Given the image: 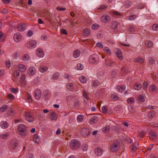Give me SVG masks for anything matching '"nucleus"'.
Instances as JSON below:
<instances>
[{
  "label": "nucleus",
  "instance_id": "45",
  "mask_svg": "<svg viewBox=\"0 0 158 158\" xmlns=\"http://www.w3.org/2000/svg\"><path fill=\"white\" fill-rule=\"evenodd\" d=\"M7 114L11 116H13L14 114V111L12 110L9 109L7 112Z\"/></svg>",
  "mask_w": 158,
  "mask_h": 158
},
{
  "label": "nucleus",
  "instance_id": "16",
  "mask_svg": "<svg viewBox=\"0 0 158 158\" xmlns=\"http://www.w3.org/2000/svg\"><path fill=\"white\" fill-rule=\"evenodd\" d=\"M149 135V137L151 139L154 140L156 139L157 135L155 132L153 131L150 132Z\"/></svg>",
  "mask_w": 158,
  "mask_h": 158
},
{
  "label": "nucleus",
  "instance_id": "54",
  "mask_svg": "<svg viewBox=\"0 0 158 158\" xmlns=\"http://www.w3.org/2000/svg\"><path fill=\"white\" fill-rule=\"evenodd\" d=\"M154 61V59L152 57H151L149 59V64H152Z\"/></svg>",
  "mask_w": 158,
  "mask_h": 158
},
{
  "label": "nucleus",
  "instance_id": "17",
  "mask_svg": "<svg viewBox=\"0 0 158 158\" xmlns=\"http://www.w3.org/2000/svg\"><path fill=\"white\" fill-rule=\"evenodd\" d=\"M14 39L15 42H18L21 39V35L19 33H17L14 35Z\"/></svg>",
  "mask_w": 158,
  "mask_h": 158
},
{
  "label": "nucleus",
  "instance_id": "11",
  "mask_svg": "<svg viewBox=\"0 0 158 158\" xmlns=\"http://www.w3.org/2000/svg\"><path fill=\"white\" fill-rule=\"evenodd\" d=\"M18 141L16 139L12 140L10 143V146L12 149L15 148L17 146Z\"/></svg>",
  "mask_w": 158,
  "mask_h": 158
},
{
  "label": "nucleus",
  "instance_id": "40",
  "mask_svg": "<svg viewBox=\"0 0 158 158\" xmlns=\"http://www.w3.org/2000/svg\"><path fill=\"white\" fill-rule=\"evenodd\" d=\"M99 27V26L97 24L94 23L92 25V28L94 30H97Z\"/></svg>",
  "mask_w": 158,
  "mask_h": 158
},
{
  "label": "nucleus",
  "instance_id": "57",
  "mask_svg": "<svg viewBox=\"0 0 158 158\" xmlns=\"http://www.w3.org/2000/svg\"><path fill=\"white\" fill-rule=\"evenodd\" d=\"M107 6L104 5H101L100 7L98 8V10L103 9L106 8L107 7Z\"/></svg>",
  "mask_w": 158,
  "mask_h": 158
},
{
  "label": "nucleus",
  "instance_id": "24",
  "mask_svg": "<svg viewBox=\"0 0 158 158\" xmlns=\"http://www.w3.org/2000/svg\"><path fill=\"white\" fill-rule=\"evenodd\" d=\"M10 134L9 132H6L4 134H2L0 135L1 139H6L7 137L9 136Z\"/></svg>",
  "mask_w": 158,
  "mask_h": 158
},
{
  "label": "nucleus",
  "instance_id": "32",
  "mask_svg": "<svg viewBox=\"0 0 158 158\" xmlns=\"http://www.w3.org/2000/svg\"><path fill=\"white\" fill-rule=\"evenodd\" d=\"M83 33L86 36H88L89 35L90 33V31L89 29L87 28H85L83 30Z\"/></svg>",
  "mask_w": 158,
  "mask_h": 158
},
{
  "label": "nucleus",
  "instance_id": "63",
  "mask_svg": "<svg viewBox=\"0 0 158 158\" xmlns=\"http://www.w3.org/2000/svg\"><path fill=\"white\" fill-rule=\"evenodd\" d=\"M121 70L122 71V72H123V73H127L128 71V70L124 67L122 68Z\"/></svg>",
  "mask_w": 158,
  "mask_h": 158
},
{
  "label": "nucleus",
  "instance_id": "58",
  "mask_svg": "<svg viewBox=\"0 0 158 158\" xmlns=\"http://www.w3.org/2000/svg\"><path fill=\"white\" fill-rule=\"evenodd\" d=\"M56 10L59 11H64L66 10V8H61L59 6H58L56 7Z\"/></svg>",
  "mask_w": 158,
  "mask_h": 158
},
{
  "label": "nucleus",
  "instance_id": "47",
  "mask_svg": "<svg viewBox=\"0 0 158 158\" xmlns=\"http://www.w3.org/2000/svg\"><path fill=\"white\" fill-rule=\"evenodd\" d=\"M33 139L35 143H37L39 139V136L37 134H35L33 135Z\"/></svg>",
  "mask_w": 158,
  "mask_h": 158
},
{
  "label": "nucleus",
  "instance_id": "55",
  "mask_svg": "<svg viewBox=\"0 0 158 158\" xmlns=\"http://www.w3.org/2000/svg\"><path fill=\"white\" fill-rule=\"evenodd\" d=\"M104 50L106 52L108 53H111V52L110 51V49L108 48L107 47H105L104 48Z\"/></svg>",
  "mask_w": 158,
  "mask_h": 158
},
{
  "label": "nucleus",
  "instance_id": "48",
  "mask_svg": "<svg viewBox=\"0 0 158 158\" xmlns=\"http://www.w3.org/2000/svg\"><path fill=\"white\" fill-rule=\"evenodd\" d=\"M83 118V116L82 115H79L77 116V120L78 122H80L82 121Z\"/></svg>",
  "mask_w": 158,
  "mask_h": 158
},
{
  "label": "nucleus",
  "instance_id": "28",
  "mask_svg": "<svg viewBox=\"0 0 158 158\" xmlns=\"http://www.w3.org/2000/svg\"><path fill=\"white\" fill-rule=\"evenodd\" d=\"M142 86L140 84L136 83L134 85V88L137 90H139L141 88Z\"/></svg>",
  "mask_w": 158,
  "mask_h": 158
},
{
  "label": "nucleus",
  "instance_id": "26",
  "mask_svg": "<svg viewBox=\"0 0 158 158\" xmlns=\"http://www.w3.org/2000/svg\"><path fill=\"white\" fill-rule=\"evenodd\" d=\"M118 25V22L114 21L112 22L111 26L112 29H115L117 28Z\"/></svg>",
  "mask_w": 158,
  "mask_h": 158
},
{
  "label": "nucleus",
  "instance_id": "59",
  "mask_svg": "<svg viewBox=\"0 0 158 158\" xmlns=\"http://www.w3.org/2000/svg\"><path fill=\"white\" fill-rule=\"evenodd\" d=\"M102 110L104 114H106V113L107 110L105 106H104L102 107Z\"/></svg>",
  "mask_w": 158,
  "mask_h": 158
},
{
  "label": "nucleus",
  "instance_id": "56",
  "mask_svg": "<svg viewBox=\"0 0 158 158\" xmlns=\"http://www.w3.org/2000/svg\"><path fill=\"white\" fill-rule=\"evenodd\" d=\"M136 18V16L135 15H131L129 17L128 20H135Z\"/></svg>",
  "mask_w": 158,
  "mask_h": 158
},
{
  "label": "nucleus",
  "instance_id": "46",
  "mask_svg": "<svg viewBox=\"0 0 158 158\" xmlns=\"http://www.w3.org/2000/svg\"><path fill=\"white\" fill-rule=\"evenodd\" d=\"M132 2L131 1H127V2L125 4V6L126 8H128L130 6L132 5Z\"/></svg>",
  "mask_w": 158,
  "mask_h": 158
},
{
  "label": "nucleus",
  "instance_id": "51",
  "mask_svg": "<svg viewBox=\"0 0 158 158\" xmlns=\"http://www.w3.org/2000/svg\"><path fill=\"white\" fill-rule=\"evenodd\" d=\"M99 83L97 80L95 81L92 84V85L94 86L97 87L99 85Z\"/></svg>",
  "mask_w": 158,
  "mask_h": 158
},
{
  "label": "nucleus",
  "instance_id": "62",
  "mask_svg": "<svg viewBox=\"0 0 158 158\" xmlns=\"http://www.w3.org/2000/svg\"><path fill=\"white\" fill-rule=\"evenodd\" d=\"M113 14L114 15H115L118 16H121V15L120 13H119L117 11H114L113 12Z\"/></svg>",
  "mask_w": 158,
  "mask_h": 158
},
{
  "label": "nucleus",
  "instance_id": "50",
  "mask_svg": "<svg viewBox=\"0 0 158 158\" xmlns=\"http://www.w3.org/2000/svg\"><path fill=\"white\" fill-rule=\"evenodd\" d=\"M149 88L150 90L153 91H155L156 90V87L153 85H150Z\"/></svg>",
  "mask_w": 158,
  "mask_h": 158
},
{
  "label": "nucleus",
  "instance_id": "60",
  "mask_svg": "<svg viewBox=\"0 0 158 158\" xmlns=\"http://www.w3.org/2000/svg\"><path fill=\"white\" fill-rule=\"evenodd\" d=\"M79 101L78 99H76L75 100L74 102V105L75 106H77L79 105Z\"/></svg>",
  "mask_w": 158,
  "mask_h": 158
},
{
  "label": "nucleus",
  "instance_id": "23",
  "mask_svg": "<svg viewBox=\"0 0 158 158\" xmlns=\"http://www.w3.org/2000/svg\"><path fill=\"white\" fill-rule=\"evenodd\" d=\"M98 121V118L95 116H94L92 118L89 120V123L92 124L94 123H96Z\"/></svg>",
  "mask_w": 158,
  "mask_h": 158
},
{
  "label": "nucleus",
  "instance_id": "61",
  "mask_svg": "<svg viewBox=\"0 0 158 158\" xmlns=\"http://www.w3.org/2000/svg\"><path fill=\"white\" fill-rule=\"evenodd\" d=\"M83 95L84 97L87 99H88V96L87 93H86L85 90L83 91Z\"/></svg>",
  "mask_w": 158,
  "mask_h": 158
},
{
  "label": "nucleus",
  "instance_id": "44",
  "mask_svg": "<svg viewBox=\"0 0 158 158\" xmlns=\"http://www.w3.org/2000/svg\"><path fill=\"white\" fill-rule=\"evenodd\" d=\"M29 59V57L28 55H27V54H25L23 56V59L24 61H27Z\"/></svg>",
  "mask_w": 158,
  "mask_h": 158
},
{
  "label": "nucleus",
  "instance_id": "14",
  "mask_svg": "<svg viewBox=\"0 0 158 158\" xmlns=\"http://www.w3.org/2000/svg\"><path fill=\"white\" fill-rule=\"evenodd\" d=\"M115 53L119 60H121L123 59L122 56V53L119 49H116Z\"/></svg>",
  "mask_w": 158,
  "mask_h": 158
},
{
  "label": "nucleus",
  "instance_id": "2",
  "mask_svg": "<svg viewBox=\"0 0 158 158\" xmlns=\"http://www.w3.org/2000/svg\"><path fill=\"white\" fill-rule=\"evenodd\" d=\"M119 148V142L118 140H115L114 142L110 146V149L113 152H116L118 151Z\"/></svg>",
  "mask_w": 158,
  "mask_h": 158
},
{
  "label": "nucleus",
  "instance_id": "49",
  "mask_svg": "<svg viewBox=\"0 0 158 158\" xmlns=\"http://www.w3.org/2000/svg\"><path fill=\"white\" fill-rule=\"evenodd\" d=\"M152 29L154 31H157L158 30V24H154L152 26Z\"/></svg>",
  "mask_w": 158,
  "mask_h": 158
},
{
  "label": "nucleus",
  "instance_id": "10",
  "mask_svg": "<svg viewBox=\"0 0 158 158\" xmlns=\"http://www.w3.org/2000/svg\"><path fill=\"white\" fill-rule=\"evenodd\" d=\"M25 115L26 119L28 122H31L33 121L34 118L30 113H27Z\"/></svg>",
  "mask_w": 158,
  "mask_h": 158
},
{
  "label": "nucleus",
  "instance_id": "9",
  "mask_svg": "<svg viewBox=\"0 0 158 158\" xmlns=\"http://www.w3.org/2000/svg\"><path fill=\"white\" fill-rule=\"evenodd\" d=\"M36 53L37 56L40 57H43L44 55L43 50L41 48H38L37 49Z\"/></svg>",
  "mask_w": 158,
  "mask_h": 158
},
{
  "label": "nucleus",
  "instance_id": "30",
  "mask_svg": "<svg viewBox=\"0 0 158 158\" xmlns=\"http://www.w3.org/2000/svg\"><path fill=\"white\" fill-rule=\"evenodd\" d=\"M48 69V68L45 66H42L40 67V71L41 73H44Z\"/></svg>",
  "mask_w": 158,
  "mask_h": 158
},
{
  "label": "nucleus",
  "instance_id": "25",
  "mask_svg": "<svg viewBox=\"0 0 158 158\" xmlns=\"http://www.w3.org/2000/svg\"><path fill=\"white\" fill-rule=\"evenodd\" d=\"M80 54V50H75L73 53V56L75 58H77Z\"/></svg>",
  "mask_w": 158,
  "mask_h": 158
},
{
  "label": "nucleus",
  "instance_id": "1",
  "mask_svg": "<svg viewBox=\"0 0 158 158\" xmlns=\"http://www.w3.org/2000/svg\"><path fill=\"white\" fill-rule=\"evenodd\" d=\"M99 61V57L96 54H93L90 56L89 59V62L91 64H97Z\"/></svg>",
  "mask_w": 158,
  "mask_h": 158
},
{
  "label": "nucleus",
  "instance_id": "43",
  "mask_svg": "<svg viewBox=\"0 0 158 158\" xmlns=\"http://www.w3.org/2000/svg\"><path fill=\"white\" fill-rule=\"evenodd\" d=\"M135 100L133 98H128L127 100V102L128 103H132L134 102Z\"/></svg>",
  "mask_w": 158,
  "mask_h": 158
},
{
  "label": "nucleus",
  "instance_id": "29",
  "mask_svg": "<svg viewBox=\"0 0 158 158\" xmlns=\"http://www.w3.org/2000/svg\"><path fill=\"white\" fill-rule=\"evenodd\" d=\"M134 61L135 62L142 63L143 62V59L142 58L138 57L134 59Z\"/></svg>",
  "mask_w": 158,
  "mask_h": 158
},
{
  "label": "nucleus",
  "instance_id": "6",
  "mask_svg": "<svg viewBox=\"0 0 158 158\" xmlns=\"http://www.w3.org/2000/svg\"><path fill=\"white\" fill-rule=\"evenodd\" d=\"M81 134L83 136H87L89 134V129L85 128H83L80 131Z\"/></svg>",
  "mask_w": 158,
  "mask_h": 158
},
{
  "label": "nucleus",
  "instance_id": "7",
  "mask_svg": "<svg viewBox=\"0 0 158 158\" xmlns=\"http://www.w3.org/2000/svg\"><path fill=\"white\" fill-rule=\"evenodd\" d=\"M94 153L97 156H100L103 153V150L101 148H96L94 150Z\"/></svg>",
  "mask_w": 158,
  "mask_h": 158
},
{
  "label": "nucleus",
  "instance_id": "52",
  "mask_svg": "<svg viewBox=\"0 0 158 158\" xmlns=\"http://www.w3.org/2000/svg\"><path fill=\"white\" fill-rule=\"evenodd\" d=\"M146 134V132L145 131H142L139 134V136L140 138H143L144 137L145 135Z\"/></svg>",
  "mask_w": 158,
  "mask_h": 158
},
{
  "label": "nucleus",
  "instance_id": "20",
  "mask_svg": "<svg viewBox=\"0 0 158 158\" xmlns=\"http://www.w3.org/2000/svg\"><path fill=\"white\" fill-rule=\"evenodd\" d=\"M9 106L7 105H4L2 106L0 108V110L2 112H4L6 111L8 108Z\"/></svg>",
  "mask_w": 158,
  "mask_h": 158
},
{
  "label": "nucleus",
  "instance_id": "15",
  "mask_svg": "<svg viewBox=\"0 0 158 158\" xmlns=\"http://www.w3.org/2000/svg\"><path fill=\"white\" fill-rule=\"evenodd\" d=\"M35 69L34 67H30L27 71L28 74L30 76L33 75L35 73Z\"/></svg>",
  "mask_w": 158,
  "mask_h": 158
},
{
  "label": "nucleus",
  "instance_id": "22",
  "mask_svg": "<svg viewBox=\"0 0 158 158\" xmlns=\"http://www.w3.org/2000/svg\"><path fill=\"white\" fill-rule=\"evenodd\" d=\"M19 71L24 72L26 70V67L23 65L20 64L18 65Z\"/></svg>",
  "mask_w": 158,
  "mask_h": 158
},
{
  "label": "nucleus",
  "instance_id": "42",
  "mask_svg": "<svg viewBox=\"0 0 158 158\" xmlns=\"http://www.w3.org/2000/svg\"><path fill=\"white\" fill-rule=\"evenodd\" d=\"M59 77V74L58 73H55L52 76V79L53 80L57 79Z\"/></svg>",
  "mask_w": 158,
  "mask_h": 158
},
{
  "label": "nucleus",
  "instance_id": "31",
  "mask_svg": "<svg viewBox=\"0 0 158 158\" xmlns=\"http://www.w3.org/2000/svg\"><path fill=\"white\" fill-rule=\"evenodd\" d=\"M138 100L139 102H144V97L142 95H139L138 97Z\"/></svg>",
  "mask_w": 158,
  "mask_h": 158
},
{
  "label": "nucleus",
  "instance_id": "37",
  "mask_svg": "<svg viewBox=\"0 0 158 158\" xmlns=\"http://www.w3.org/2000/svg\"><path fill=\"white\" fill-rule=\"evenodd\" d=\"M14 76L15 78L18 79L19 76V70H16L14 72Z\"/></svg>",
  "mask_w": 158,
  "mask_h": 158
},
{
  "label": "nucleus",
  "instance_id": "3",
  "mask_svg": "<svg viewBox=\"0 0 158 158\" xmlns=\"http://www.w3.org/2000/svg\"><path fill=\"white\" fill-rule=\"evenodd\" d=\"M18 129L20 135L23 136L25 135V132L26 131V128L24 124H19L18 126Z\"/></svg>",
  "mask_w": 158,
  "mask_h": 158
},
{
  "label": "nucleus",
  "instance_id": "41",
  "mask_svg": "<svg viewBox=\"0 0 158 158\" xmlns=\"http://www.w3.org/2000/svg\"><path fill=\"white\" fill-rule=\"evenodd\" d=\"M67 87L68 89L72 90L73 88V84L72 83H69L67 85Z\"/></svg>",
  "mask_w": 158,
  "mask_h": 158
},
{
  "label": "nucleus",
  "instance_id": "13",
  "mask_svg": "<svg viewBox=\"0 0 158 158\" xmlns=\"http://www.w3.org/2000/svg\"><path fill=\"white\" fill-rule=\"evenodd\" d=\"M49 116L52 120H56L57 118V115L53 111L49 113Z\"/></svg>",
  "mask_w": 158,
  "mask_h": 158
},
{
  "label": "nucleus",
  "instance_id": "53",
  "mask_svg": "<svg viewBox=\"0 0 158 158\" xmlns=\"http://www.w3.org/2000/svg\"><path fill=\"white\" fill-rule=\"evenodd\" d=\"M77 66L78 69L79 70H82L84 68L83 65L81 64H77Z\"/></svg>",
  "mask_w": 158,
  "mask_h": 158
},
{
  "label": "nucleus",
  "instance_id": "27",
  "mask_svg": "<svg viewBox=\"0 0 158 158\" xmlns=\"http://www.w3.org/2000/svg\"><path fill=\"white\" fill-rule=\"evenodd\" d=\"M111 98L114 101H117L119 99L118 97L117 94H113L111 95Z\"/></svg>",
  "mask_w": 158,
  "mask_h": 158
},
{
  "label": "nucleus",
  "instance_id": "8",
  "mask_svg": "<svg viewBox=\"0 0 158 158\" xmlns=\"http://www.w3.org/2000/svg\"><path fill=\"white\" fill-rule=\"evenodd\" d=\"M34 96L35 98L39 99L41 96V91L39 89H36L35 91Z\"/></svg>",
  "mask_w": 158,
  "mask_h": 158
},
{
  "label": "nucleus",
  "instance_id": "5",
  "mask_svg": "<svg viewBox=\"0 0 158 158\" xmlns=\"http://www.w3.org/2000/svg\"><path fill=\"white\" fill-rule=\"evenodd\" d=\"M36 44V42L35 40H31L29 41L27 44V46L29 48H35Z\"/></svg>",
  "mask_w": 158,
  "mask_h": 158
},
{
  "label": "nucleus",
  "instance_id": "35",
  "mask_svg": "<svg viewBox=\"0 0 158 158\" xmlns=\"http://www.w3.org/2000/svg\"><path fill=\"white\" fill-rule=\"evenodd\" d=\"M155 112L154 111L149 112L148 114V116L149 117V118H152L155 116Z\"/></svg>",
  "mask_w": 158,
  "mask_h": 158
},
{
  "label": "nucleus",
  "instance_id": "21",
  "mask_svg": "<svg viewBox=\"0 0 158 158\" xmlns=\"http://www.w3.org/2000/svg\"><path fill=\"white\" fill-rule=\"evenodd\" d=\"M125 88L126 87L125 85H118L117 87V89L120 92H122L125 90Z\"/></svg>",
  "mask_w": 158,
  "mask_h": 158
},
{
  "label": "nucleus",
  "instance_id": "36",
  "mask_svg": "<svg viewBox=\"0 0 158 158\" xmlns=\"http://www.w3.org/2000/svg\"><path fill=\"white\" fill-rule=\"evenodd\" d=\"M146 45L148 48H150L152 46L153 44L152 42L148 40L147 41L145 42Z\"/></svg>",
  "mask_w": 158,
  "mask_h": 158
},
{
  "label": "nucleus",
  "instance_id": "39",
  "mask_svg": "<svg viewBox=\"0 0 158 158\" xmlns=\"http://www.w3.org/2000/svg\"><path fill=\"white\" fill-rule=\"evenodd\" d=\"M110 131V127L108 126H107L103 129L102 131L105 133H107L108 132Z\"/></svg>",
  "mask_w": 158,
  "mask_h": 158
},
{
  "label": "nucleus",
  "instance_id": "19",
  "mask_svg": "<svg viewBox=\"0 0 158 158\" xmlns=\"http://www.w3.org/2000/svg\"><path fill=\"white\" fill-rule=\"evenodd\" d=\"M1 126L2 128H6L8 127V124L6 121H2L1 123Z\"/></svg>",
  "mask_w": 158,
  "mask_h": 158
},
{
  "label": "nucleus",
  "instance_id": "33",
  "mask_svg": "<svg viewBox=\"0 0 158 158\" xmlns=\"http://www.w3.org/2000/svg\"><path fill=\"white\" fill-rule=\"evenodd\" d=\"M79 79L80 81L83 83H85L86 81V78L84 76L80 77Z\"/></svg>",
  "mask_w": 158,
  "mask_h": 158
},
{
  "label": "nucleus",
  "instance_id": "38",
  "mask_svg": "<svg viewBox=\"0 0 158 158\" xmlns=\"http://www.w3.org/2000/svg\"><path fill=\"white\" fill-rule=\"evenodd\" d=\"M88 148V145L85 143L83 144L82 146V149L84 151H87Z\"/></svg>",
  "mask_w": 158,
  "mask_h": 158
},
{
  "label": "nucleus",
  "instance_id": "4",
  "mask_svg": "<svg viewBox=\"0 0 158 158\" xmlns=\"http://www.w3.org/2000/svg\"><path fill=\"white\" fill-rule=\"evenodd\" d=\"M70 146L73 149H75L79 147L80 144L76 139L72 140L70 142Z\"/></svg>",
  "mask_w": 158,
  "mask_h": 158
},
{
  "label": "nucleus",
  "instance_id": "64",
  "mask_svg": "<svg viewBox=\"0 0 158 158\" xmlns=\"http://www.w3.org/2000/svg\"><path fill=\"white\" fill-rule=\"evenodd\" d=\"M148 86V84L147 82L145 81L143 83V88L144 89H146Z\"/></svg>",
  "mask_w": 158,
  "mask_h": 158
},
{
  "label": "nucleus",
  "instance_id": "34",
  "mask_svg": "<svg viewBox=\"0 0 158 158\" xmlns=\"http://www.w3.org/2000/svg\"><path fill=\"white\" fill-rule=\"evenodd\" d=\"M102 20H109L110 19L109 16L107 14L103 15L101 17Z\"/></svg>",
  "mask_w": 158,
  "mask_h": 158
},
{
  "label": "nucleus",
  "instance_id": "12",
  "mask_svg": "<svg viewBox=\"0 0 158 158\" xmlns=\"http://www.w3.org/2000/svg\"><path fill=\"white\" fill-rule=\"evenodd\" d=\"M26 27V25L24 23L19 24L17 26L18 29L20 31H23Z\"/></svg>",
  "mask_w": 158,
  "mask_h": 158
},
{
  "label": "nucleus",
  "instance_id": "18",
  "mask_svg": "<svg viewBox=\"0 0 158 158\" xmlns=\"http://www.w3.org/2000/svg\"><path fill=\"white\" fill-rule=\"evenodd\" d=\"M114 62L110 59L105 60V64L108 66H111L113 64Z\"/></svg>",
  "mask_w": 158,
  "mask_h": 158
}]
</instances>
